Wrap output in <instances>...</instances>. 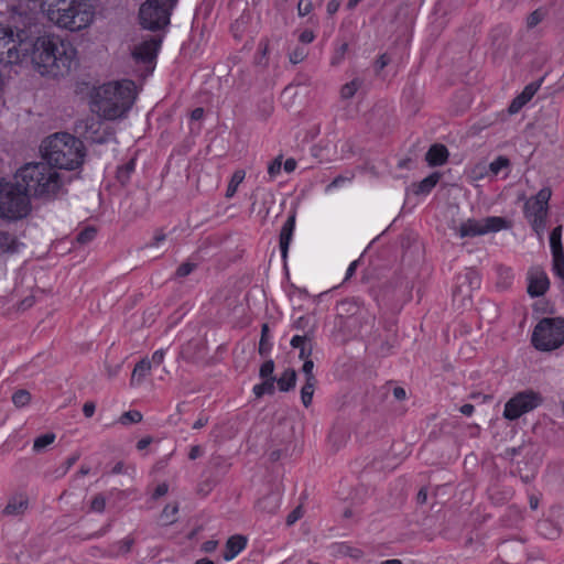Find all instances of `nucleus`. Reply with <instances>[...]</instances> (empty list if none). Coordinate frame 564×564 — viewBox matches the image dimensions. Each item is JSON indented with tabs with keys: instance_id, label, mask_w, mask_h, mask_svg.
<instances>
[{
	"instance_id": "obj_27",
	"label": "nucleus",
	"mask_w": 564,
	"mask_h": 564,
	"mask_svg": "<svg viewBox=\"0 0 564 564\" xmlns=\"http://www.w3.org/2000/svg\"><path fill=\"white\" fill-rule=\"evenodd\" d=\"M550 247L552 254L564 252L562 246V226L555 227L550 235Z\"/></svg>"
},
{
	"instance_id": "obj_50",
	"label": "nucleus",
	"mask_w": 564,
	"mask_h": 564,
	"mask_svg": "<svg viewBox=\"0 0 564 564\" xmlns=\"http://www.w3.org/2000/svg\"><path fill=\"white\" fill-rule=\"evenodd\" d=\"M195 264L192 263V262H185V263H182L177 270H176V276L178 278H184V276H187L188 274H191L193 272V270L195 269Z\"/></svg>"
},
{
	"instance_id": "obj_1",
	"label": "nucleus",
	"mask_w": 564,
	"mask_h": 564,
	"mask_svg": "<svg viewBox=\"0 0 564 564\" xmlns=\"http://www.w3.org/2000/svg\"><path fill=\"white\" fill-rule=\"evenodd\" d=\"M76 48L58 35L46 34L30 41V56L34 68L52 77L68 74L76 62Z\"/></svg>"
},
{
	"instance_id": "obj_26",
	"label": "nucleus",
	"mask_w": 564,
	"mask_h": 564,
	"mask_svg": "<svg viewBox=\"0 0 564 564\" xmlns=\"http://www.w3.org/2000/svg\"><path fill=\"white\" fill-rule=\"evenodd\" d=\"M440 174L433 173L417 184L416 194H429L438 183Z\"/></svg>"
},
{
	"instance_id": "obj_44",
	"label": "nucleus",
	"mask_w": 564,
	"mask_h": 564,
	"mask_svg": "<svg viewBox=\"0 0 564 564\" xmlns=\"http://www.w3.org/2000/svg\"><path fill=\"white\" fill-rule=\"evenodd\" d=\"M96 236V229L93 227L85 228L77 235V241L79 243H88L90 242Z\"/></svg>"
},
{
	"instance_id": "obj_53",
	"label": "nucleus",
	"mask_w": 564,
	"mask_h": 564,
	"mask_svg": "<svg viewBox=\"0 0 564 564\" xmlns=\"http://www.w3.org/2000/svg\"><path fill=\"white\" fill-rule=\"evenodd\" d=\"M390 63L388 54H381L376 61L375 67L377 72L382 70Z\"/></svg>"
},
{
	"instance_id": "obj_31",
	"label": "nucleus",
	"mask_w": 564,
	"mask_h": 564,
	"mask_svg": "<svg viewBox=\"0 0 564 564\" xmlns=\"http://www.w3.org/2000/svg\"><path fill=\"white\" fill-rule=\"evenodd\" d=\"M275 379H263V382L253 387V393L257 398H261L264 394H273L275 390Z\"/></svg>"
},
{
	"instance_id": "obj_51",
	"label": "nucleus",
	"mask_w": 564,
	"mask_h": 564,
	"mask_svg": "<svg viewBox=\"0 0 564 564\" xmlns=\"http://www.w3.org/2000/svg\"><path fill=\"white\" fill-rule=\"evenodd\" d=\"M282 167V160L281 158H276L271 162V164L268 167V173L271 177L276 176L281 172Z\"/></svg>"
},
{
	"instance_id": "obj_6",
	"label": "nucleus",
	"mask_w": 564,
	"mask_h": 564,
	"mask_svg": "<svg viewBox=\"0 0 564 564\" xmlns=\"http://www.w3.org/2000/svg\"><path fill=\"white\" fill-rule=\"evenodd\" d=\"M30 41L23 31L14 33L12 28L0 23V64L14 65L28 58Z\"/></svg>"
},
{
	"instance_id": "obj_17",
	"label": "nucleus",
	"mask_w": 564,
	"mask_h": 564,
	"mask_svg": "<svg viewBox=\"0 0 564 564\" xmlns=\"http://www.w3.org/2000/svg\"><path fill=\"white\" fill-rule=\"evenodd\" d=\"M539 88H540V84H538V83H531V84L527 85L524 87V89L522 90V93L519 96H517L510 104L509 109H508L509 112L511 115L519 112L522 109V107L533 98V96L536 94Z\"/></svg>"
},
{
	"instance_id": "obj_42",
	"label": "nucleus",
	"mask_w": 564,
	"mask_h": 564,
	"mask_svg": "<svg viewBox=\"0 0 564 564\" xmlns=\"http://www.w3.org/2000/svg\"><path fill=\"white\" fill-rule=\"evenodd\" d=\"M273 371H274V362L273 360H267L265 362L262 364L261 368H260V378L261 379H275L273 377Z\"/></svg>"
},
{
	"instance_id": "obj_58",
	"label": "nucleus",
	"mask_w": 564,
	"mask_h": 564,
	"mask_svg": "<svg viewBox=\"0 0 564 564\" xmlns=\"http://www.w3.org/2000/svg\"><path fill=\"white\" fill-rule=\"evenodd\" d=\"M302 517V510L301 507H297L294 509L286 518V523L289 525L295 523L300 518Z\"/></svg>"
},
{
	"instance_id": "obj_11",
	"label": "nucleus",
	"mask_w": 564,
	"mask_h": 564,
	"mask_svg": "<svg viewBox=\"0 0 564 564\" xmlns=\"http://www.w3.org/2000/svg\"><path fill=\"white\" fill-rule=\"evenodd\" d=\"M140 23L144 29L155 31L170 23V12L159 0H147L139 10Z\"/></svg>"
},
{
	"instance_id": "obj_28",
	"label": "nucleus",
	"mask_w": 564,
	"mask_h": 564,
	"mask_svg": "<svg viewBox=\"0 0 564 564\" xmlns=\"http://www.w3.org/2000/svg\"><path fill=\"white\" fill-rule=\"evenodd\" d=\"M245 171L242 170H238L232 174L226 191L227 198H231L236 194L238 186L242 183L245 178Z\"/></svg>"
},
{
	"instance_id": "obj_47",
	"label": "nucleus",
	"mask_w": 564,
	"mask_h": 564,
	"mask_svg": "<svg viewBox=\"0 0 564 564\" xmlns=\"http://www.w3.org/2000/svg\"><path fill=\"white\" fill-rule=\"evenodd\" d=\"M544 18V14L541 10L533 11L528 18H527V26L529 29H532L536 26Z\"/></svg>"
},
{
	"instance_id": "obj_36",
	"label": "nucleus",
	"mask_w": 564,
	"mask_h": 564,
	"mask_svg": "<svg viewBox=\"0 0 564 564\" xmlns=\"http://www.w3.org/2000/svg\"><path fill=\"white\" fill-rule=\"evenodd\" d=\"M268 335H269V326L268 324H263L261 327V338L259 343V354L261 356L268 355V352L271 349V345L268 341Z\"/></svg>"
},
{
	"instance_id": "obj_39",
	"label": "nucleus",
	"mask_w": 564,
	"mask_h": 564,
	"mask_svg": "<svg viewBox=\"0 0 564 564\" xmlns=\"http://www.w3.org/2000/svg\"><path fill=\"white\" fill-rule=\"evenodd\" d=\"M347 51H348L347 43H343L341 45H339L335 50L334 55L332 56L330 64L333 66L339 65L345 59V55H346Z\"/></svg>"
},
{
	"instance_id": "obj_48",
	"label": "nucleus",
	"mask_w": 564,
	"mask_h": 564,
	"mask_svg": "<svg viewBox=\"0 0 564 564\" xmlns=\"http://www.w3.org/2000/svg\"><path fill=\"white\" fill-rule=\"evenodd\" d=\"M313 10V2L311 0H300L297 3V13L300 17L310 14Z\"/></svg>"
},
{
	"instance_id": "obj_21",
	"label": "nucleus",
	"mask_w": 564,
	"mask_h": 564,
	"mask_svg": "<svg viewBox=\"0 0 564 564\" xmlns=\"http://www.w3.org/2000/svg\"><path fill=\"white\" fill-rule=\"evenodd\" d=\"M448 150L443 144H434L426 153V161L431 166L442 165L447 161Z\"/></svg>"
},
{
	"instance_id": "obj_37",
	"label": "nucleus",
	"mask_w": 564,
	"mask_h": 564,
	"mask_svg": "<svg viewBox=\"0 0 564 564\" xmlns=\"http://www.w3.org/2000/svg\"><path fill=\"white\" fill-rule=\"evenodd\" d=\"M134 170V161L131 160L127 164L120 166L117 171V178L122 183H127L130 178V174Z\"/></svg>"
},
{
	"instance_id": "obj_45",
	"label": "nucleus",
	"mask_w": 564,
	"mask_h": 564,
	"mask_svg": "<svg viewBox=\"0 0 564 564\" xmlns=\"http://www.w3.org/2000/svg\"><path fill=\"white\" fill-rule=\"evenodd\" d=\"M508 165L509 160L503 156H499L490 163L489 169L492 172V174L497 175L502 169L507 167Z\"/></svg>"
},
{
	"instance_id": "obj_64",
	"label": "nucleus",
	"mask_w": 564,
	"mask_h": 564,
	"mask_svg": "<svg viewBox=\"0 0 564 564\" xmlns=\"http://www.w3.org/2000/svg\"><path fill=\"white\" fill-rule=\"evenodd\" d=\"M151 442H152L151 437H143L140 441H138L137 448L139 451H142V449L147 448L151 444Z\"/></svg>"
},
{
	"instance_id": "obj_63",
	"label": "nucleus",
	"mask_w": 564,
	"mask_h": 564,
	"mask_svg": "<svg viewBox=\"0 0 564 564\" xmlns=\"http://www.w3.org/2000/svg\"><path fill=\"white\" fill-rule=\"evenodd\" d=\"M283 167L285 172L291 173L296 169V161L294 159H288L284 162Z\"/></svg>"
},
{
	"instance_id": "obj_12",
	"label": "nucleus",
	"mask_w": 564,
	"mask_h": 564,
	"mask_svg": "<svg viewBox=\"0 0 564 564\" xmlns=\"http://www.w3.org/2000/svg\"><path fill=\"white\" fill-rule=\"evenodd\" d=\"M507 221L501 217H487L482 220L467 219L455 228V232L460 238H471L481 236L491 231H499L506 228Z\"/></svg>"
},
{
	"instance_id": "obj_29",
	"label": "nucleus",
	"mask_w": 564,
	"mask_h": 564,
	"mask_svg": "<svg viewBox=\"0 0 564 564\" xmlns=\"http://www.w3.org/2000/svg\"><path fill=\"white\" fill-rule=\"evenodd\" d=\"M316 383L317 381H305L301 389V400L305 408H308L312 403Z\"/></svg>"
},
{
	"instance_id": "obj_61",
	"label": "nucleus",
	"mask_w": 564,
	"mask_h": 564,
	"mask_svg": "<svg viewBox=\"0 0 564 564\" xmlns=\"http://www.w3.org/2000/svg\"><path fill=\"white\" fill-rule=\"evenodd\" d=\"M339 7H340L339 0H329L326 6L327 13L329 15L335 14L338 11Z\"/></svg>"
},
{
	"instance_id": "obj_20",
	"label": "nucleus",
	"mask_w": 564,
	"mask_h": 564,
	"mask_svg": "<svg viewBox=\"0 0 564 564\" xmlns=\"http://www.w3.org/2000/svg\"><path fill=\"white\" fill-rule=\"evenodd\" d=\"M23 246L22 242L15 237L14 234L0 230V250L4 253H17Z\"/></svg>"
},
{
	"instance_id": "obj_52",
	"label": "nucleus",
	"mask_w": 564,
	"mask_h": 564,
	"mask_svg": "<svg viewBox=\"0 0 564 564\" xmlns=\"http://www.w3.org/2000/svg\"><path fill=\"white\" fill-rule=\"evenodd\" d=\"M132 545H133L132 539L127 538V539L120 541L118 544V553H120V554L129 553L131 551Z\"/></svg>"
},
{
	"instance_id": "obj_8",
	"label": "nucleus",
	"mask_w": 564,
	"mask_h": 564,
	"mask_svg": "<svg viewBox=\"0 0 564 564\" xmlns=\"http://www.w3.org/2000/svg\"><path fill=\"white\" fill-rule=\"evenodd\" d=\"M532 345L541 351H551L564 344V319L543 318L533 329Z\"/></svg>"
},
{
	"instance_id": "obj_33",
	"label": "nucleus",
	"mask_w": 564,
	"mask_h": 564,
	"mask_svg": "<svg viewBox=\"0 0 564 564\" xmlns=\"http://www.w3.org/2000/svg\"><path fill=\"white\" fill-rule=\"evenodd\" d=\"M361 87V80L358 78L345 84L340 89V96L343 99H350L355 96L357 90Z\"/></svg>"
},
{
	"instance_id": "obj_57",
	"label": "nucleus",
	"mask_w": 564,
	"mask_h": 564,
	"mask_svg": "<svg viewBox=\"0 0 564 564\" xmlns=\"http://www.w3.org/2000/svg\"><path fill=\"white\" fill-rule=\"evenodd\" d=\"M166 239V236L163 231L158 230L151 242L147 245V247H158L161 242Z\"/></svg>"
},
{
	"instance_id": "obj_41",
	"label": "nucleus",
	"mask_w": 564,
	"mask_h": 564,
	"mask_svg": "<svg viewBox=\"0 0 564 564\" xmlns=\"http://www.w3.org/2000/svg\"><path fill=\"white\" fill-rule=\"evenodd\" d=\"M307 56V51L304 47L296 46L289 55L290 62L292 64H299L305 59Z\"/></svg>"
},
{
	"instance_id": "obj_25",
	"label": "nucleus",
	"mask_w": 564,
	"mask_h": 564,
	"mask_svg": "<svg viewBox=\"0 0 564 564\" xmlns=\"http://www.w3.org/2000/svg\"><path fill=\"white\" fill-rule=\"evenodd\" d=\"M296 372L293 369H286L282 376L276 380L278 387L281 391H289L295 387Z\"/></svg>"
},
{
	"instance_id": "obj_14",
	"label": "nucleus",
	"mask_w": 564,
	"mask_h": 564,
	"mask_svg": "<svg viewBox=\"0 0 564 564\" xmlns=\"http://www.w3.org/2000/svg\"><path fill=\"white\" fill-rule=\"evenodd\" d=\"M550 286L546 273L541 268H532L528 272V293L532 296L543 295Z\"/></svg>"
},
{
	"instance_id": "obj_15",
	"label": "nucleus",
	"mask_w": 564,
	"mask_h": 564,
	"mask_svg": "<svg viewBox=\"0 0 564 564\" xmlns=\"http://www.w3.org/2000/svg\"><path fill=\"white\" fill-rule=\"evenodd\" d=\"M102 123L99 119L94 117L86 119L77 124V131L80 132L86 139L93 142L102 143L105 138L99 133Z\"/></svg>"
},
{
	"instance_id": "obj_19",
	"label": "nucleus",
	"mask_w": 564,
	"mask_h": 564,
	"mask_svg": "<svg viewBox=\"0 0 564 564\" xmlns=\"http://www.w3.org/2000/svg\"><path fill=\"white\" fill-rule=\"evenodd\" d=\"M295 228V216L291 215L284 225L282 226L281 232H280V249L282 258L285 259L289 251V246L292 240L293 231Z\"/></svg>"
},
{
	"instance_id": "obj_5",
	"label": "nucleus",
	"mask_w": 564,
	"mask_h": 564,
	"mask_svg": "<svg viewBox=\"0 0 564 564\" xmlns=\"http://www.w3.org/2000/svg\"><path fill=\"white\" fill-rule=\"evenodd\" d=\"M42 151L46 163L64 170L80 166L85 155L83 142L66 132L46 138L42 143Z\"/></svg>"
},
{
	"instance_id": "obj_59",
	"label": "nucleus",
	"mask_w": 564,
	"mask_h": 564,
	"mask_svg": "<svg viewBox=\"0 0 564 564\" xmlns=\"http://www.w3.org/2000/svg\"><path fill=\"white\" fill-rule=\"evenodd\" d=\"M169 491V486L166 482H162L160 485L156 486L154 492H153V498L154 499H158L160 497H163L164 495H166Z\"/></svg>"
},
{
	"instance_id": "obj_49",
	"label": "nucleus",
	"mask_w": 564,
	"mask_h": 564,
	"mask_svg": "<svg viewBox=\"0 0 564 564\" xmlns=\"http://www.w3.org/2000/svg\"><path fill=\"white\" fill-rule=\"evenodd\" d=\"M78 458H79L78 454H74L70 457H68L63 463V465L57 469L59 473V476H64L72 468V466L77 462Z\"/></svg>"
},
{
	"instance_id": "obj_46",
	"label": "nucleus",
	"mask_w": 564,
	"mask_h": 564,
	"mask_svg": "<svg viewBox=\"0 0 564 564\" xmlns=\"http://www.w3.org/2000/svg\"><path fill=\"white\" fill-rule=\"evenodd\" d=\"M314 362L311 359H304V365L302 367V371L305 375V381H317L314 373Z\"/></svg>"
},
{
	"instance_id": "obj_23",
	"label": "nucleus",
	"mask_w": 564,
	"mask_h": 564,
	"mask_svg": "<svg viewBox=\"0 0 564 564\" xmlns=\"http://www.w3.org/2000/svg\"><path fill=\"white\" fill-rule=\"evenodd\" d=\"M280 507V497L276 494H269L260 499L257 508L265 513H274Z\"/></svg>"
},
{
	"instance_id": "obj_3",
	"label": "nucleus",
	"mask_w": 564,
	"mask_h": 564,
	"mask_svg": "<svg viewBox=\"0 0 564 564\" xmlns=\"http://www.w3.org/2000/svg\"><path fill=\"white\" fill-rule=\"evenodd\" d=\"M29 197L54 198L63 188L61 174L46 162H31L20 167L14 176Z\"/></svg>"
},
{
	"instance_id": "obj_43",
	"label": "nucleus",
	"mask_w": 564,
	"mask_h": 564,
	"mask_svg": "<svg viewBox=\"0 0 564 564\" xmlns=\"http://www.w3.org/2000/svg\"><path fill=\"white\" fill-rule=\"evenodd\" d=\"M106 508V497L101 494L96 495L90 502V510L94 512H104Z\"/></svg>"
},
{
	"instance_id": "obj_40",
	"label": "nucleus",
	"mask_w": 564,
	"mask_h": 564,
	"mask_svg": "<svg viewBox=\"0 0 564 564\" xmlns=\"http://www.w3.org/2000/svg\"><path fill=\"white\" fill-rule=\"evenodd\" d=\"M142 420V414L139 411H127L120 416L121 424L139 423Z\"/></svg>"
},
{
	"instance_id": "obj_7",
	"label": "nucleus",
	"mask_w": 564,
	"mask_h": 564,
	"mask_svg": "<svg viewBox=\"0 0 564 564\" xmlns=\"http://www.w3.org/2000/svg\"><path fill=\"white\" fill-rule=\"evenodd\" d=\"M31 209L30 197L22 185L0 184V216L8 219H21Z\"/></svg>"
},
{
	"instance_id": "obj_35",
	"label": "nucleus",
	"mask_w": 564,
	"mask_h": 564,
	"mask_svg": "<svg viewBox=\"0 0 564 564\" xmlns=\"http://www.w3.org/2000/svg\"><path fill=\"white\" fill-rule=\"evenodd\" d=\"M553 272L564 281V252L552 254Z\"/></svg>"
},
{
	"instance_id": "obj_22",
	"label": "nucleus",
	"mask_w": 564,
	"mask_h": 564,
	"mask_svg": "<svg viewBox=\"0 0 564 564\" xmlns=\"http://www.w3.org/2000/svg\"><path fill=\"white\" fill-rule=\"evenodd\" d=\"M291 346L293 348L300 349L299 357L301 359H307L312 354V345L307 336H293L291 339Z\"/></svg>"
},
{
	"instance_id": "obj_38",
	"label": "nucleus",
	"mask_w": 564,
	"mask_h": 564,
	"mask_svg": "<svg viewBox=\"0 0 564 564\" xmlns=\"http://www.w3.org/2000/svg\"><path fill=\"white\" fill-rule=\"evenodd\" d=\"M55 441V434L46 433L35 438L33 448L34 451H42L46 446L51 445Z\"/></svg>"
},
{
	"instance_id": "obj_34",
	"label": "nucleus",
	"mask_w": 564,
	"mask_h": 564,
	"mask_svg": "<svg viewBox=\"0 0 564 564\" xmlns=\"http://www.w3.org/2000/svg\"><path fill=\"white\" fill-rule=\"evenodd\" d=\"M31 401V393L28 390L20 389L12 395V402L17 408H23Z\"/></svg>"
},
{
	"instance_id": "obj_13",
	"label": "nucleus",
	"mask_w": 564,
	"mask_h": 564,
	"mask_svg": "<svg viewBox=\"0 0 564 564\" xmlns=\"http://www.w3.org/2000/svg\"><path fill=\"white\" fill-rule=\"evenodd\" d=\"M160 46L161 39L151 36L140 44H137L131 54L137 63L150 64L155 59Z\"/></svg>"
},
{
	"instance_id": "obj_4",
	"label": "nucleus",
	"mask_w": 564,
	"mask_h": 564,
	"mask_svg": "<svg viewBox=\"0 0 564 564\" xmlns=\"http://www.w3.org/2000/svg\"><path fill=\"white\" fill-rule=\"evenodd\" d=\"M42 12L51 23L70 32L86 29L95 18L89 0H48Z\"/></svg>"
},
{
	"instance_id": "obj_16",
	"label": "nucleus",
	"mask_w": 564,
	"mask_h": 564,
	"mask_svg": "<svg viewBox=\"0 0 564 564\" xmlns=\"http://www.w3.org/2000/svg\"><path fill=\"white\" fill-rule=\"evenodd\" d=\"M29 508V499L25 495L19 494L12 496L7 506L2 510V514L6 517H21L25 513Z\"/></svg>"
},
{
	"instance_id": "obj_62",
	"label": "nucleus",
	"mask_w": 564,
	"mask_h": 564,
	"mask_svg": "<svg viewBox=\"0 0 564 564\" xmlns=\"http://www.w3.org/2000/svg\"><path fill=\"white\" fill-rule=\"evenodd\" d=\"M202 454H203V451H202L200 446L195 445V446H192L189 454H188V458L194 460V459L198 458L199 456H202Z\"/></svg>"
},
{
	"instance_id": "obj_60",
	"label": "nucleus",
	"mask_w": 564,
	"mask_h": 564,
	"mask_svg": "<svg viewBox=\"0 0 564 564\" xmlns=\"http://www.w3.org/2000/svg\"><path fill=\"white\" fill-rule=\"evenodd\" d=\"M96 405L93 401H87L83 406V412L86 417H91L95 413Z\"/></svg>"
},
{
	"instance_id": "obj_54",
	"label": "nucleus",
	"mask_w": 564,
	"mask_h": 564,
	"mask_svg": "<svg viewBox=\"0 0 564 564\" xmlns=\"http://www.w3.org/2000/svg\"><path fill=\"white\" fill-rule=\"evenodd\" d=\"M314 39H315V34L311 30H304L299 36L300 42L303 44L312 43L314 41Z\"/></svg>"
},
{
	"instance_id": "obj_56",
	"label": "nucleus",
	"mask_w": 564,
	"mask_h": 564,
	"mask_svg": "<svg viewBox=\"0 0 564 564\" xmlns=\"http://www.w3.org/2000/svg\"><path fill=\"white\" fill-rule=\"evenodd\" d=\"M340 552L346 554V555H349V556H351L354 558H358V557L361 556V551L360 550L352 549V547H350L348 545H341L340 546Z\"/></svg>"
},
{
	"instance_id": "obj_30",
	"label": "nucleus",
	"mask_w": 564,
	"mask_h": 564,
	"mask_svg": "<svg viewBox=\"0 0 564 564\" xmlns=\"http://www.w3.org/2000/svg\"><path fill=\"white\" fill-rule=\"evenodd\" d=\"M178 512L177 503H169L164 507L161 513V521L163 524L169 525L176 521V514Z\"/></svg>"
},
{
	"instance_id": "obj_55",
	"label": "nucleus",
	"mask_w": 564,
	"mask_h": 564,
	"mask_svg": "<svg viewBox=\"0 0 564 564\" xmlns=\"http://www.w3.org/2000/svg\"><path fill=\"white\" fill-rule=\"evenodd\" d=\"M165 351L163 349H159L152 354L151 366H160L164 360Z\"/></svg>"
},
{
	"instance_id": "obj_32",
	"label": "nucleus",
	"mask_w": 564,
	"mask_h": 564,
	"mask_svg": "<svg viewBox=\"0 0 564 564\" xmlns=\"http://www.w3.org/2000/svg\"><path fill=\"white\" fill-rule=\"evenodd\" d=\"M539 531L547 539H555L560 535V528L554 527L550 520H544L539 523Z\"/></svg>"
},
{
	"instance_id": "obj_18",
	"label": "nucleus",
	"mask_w": 564,
	"mask_h": 564,
	"mask_svg": "<svg viewBox=\"0 0 564 564\" xmlns=\"http://www.w3.org/2000/svg\"><path fill=\"white\" fill-rule=\"evenodd\" d=\"M247 545V538L240 534L230 536L226 542L224 560H234Z\"/></svg>"
},
{
	"instance_id": "obj_2",
	"label": "nucleus",
	"mask_w": 564,
	"mask_h": 564,
	"mask_svg": "<svg viewBox=\"0 0 564 564\" xmlns=\"http://www.w3.org/2000/svg\"><path fill=\"white\" fill-rule=\"evenodd\" d=\"M134 98L133 82L107 83L94 90L91 110L101 119L116 120L126 116Z\"/></svg>"
},
{
	"instance_id": "obj_24",
	"label": "nucleus",
	"mask_w": 564,
	"mask_h": 564,
	"mask_svg": "<svg viewBox=\"0 0 564 564\" xmlns=\"http://www.w3.org/2000/svg\"><path fill=\"white\" fill-rule=\"evenodd\" d=\"M151 367V361L149 359L144 358L140 360L132 371L131 383H141L143 379L150 373Z\"/></svg>"
},
{
	"instance_id": "obj_10",
	"label": "nucleus",
	"mask_w": 564,
	"mask_h": 564,
	"mask_svg": "<svg viewBox=\"0 0 564 564\" xmlns=\"http://www.w3.org/2000/svg\"><path fill=\"white\" fill-rule=\"evenodd\" d=\"M543 401L542 395L533 390H524L516 393L506 404L503 409V417L509 421H514L527 414Z\"/></svg>"
},
{
	"instance_id": "obj_9",
	"label": "nucleus",
	"mask_w": 564,
	"mask_h": 564,
	"mask_svg": "<svg viewBox=\"0 0 564 564\" xmlns=\"http://www.w3.org/2000/svg\"><path fill=\"white\" fill-rule=\"evenodd\" d=\"M551 195V189L543 187L534 197L528 199L524 204V215L540 239H542L545 229L547 204Z\"/></svg>"
}]
</instances>
